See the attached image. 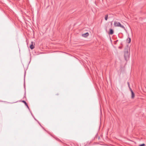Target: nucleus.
I'll return each instance as SVG.
<instances>
[{"label": "nucleus", "mask_w": 146, "mask_h": 146, "mask_svg": "<svg viewBox=\"0 0 146 146\" xmlns=\"http://www.w3.org/2000/svg\"><path fill=\"white\" fill-rule=\"evenodd\" d=\"M135 97V94L133 92H131V98L133 99Z\"/></svg>", "instance_id": "39448f33"}, {"label": "nucleus", "mask_w": 146, "mask_h": 146, "mask_svg": "<svg viewBox=\"0 0 146 146\" xmlns=\"http://www.w3.org/2000/svg\"><path fill=\"white\" fill-rule=\"evenodd\" d=\"M145 145V144H143L139 145V146H144Z\"/></svg>", "instance_id": "9d476101"}, {"label": "nucleus", "mask_w": 146, "mask_h": 146, "mask_svg": "<svg viewBox=\"0 0 146 146\" xmlns=\"http://www.w3.org/2000/svg\"><path fill=\"white\" fill-rule=\"evenodd\" d=\"M114 25L115 27H120L123 29L125 30H126V29L125 27H124L123 26L121 25V24L119 22L116 21H115L114 23Z\"/></svg>", "instance_id": "f257e3e1"}, {"label": "nucleus", "mask_w": 146, "mask_h": 146, "mask_svg": "<svg viewBox=\"0 0 146 146\" xmlns=\"http://www.w3.org/2000/svg\"><path fill=\"white\" fill-rule=\"evenodd\" d=\"M113 33V30L112 29H110V32L109 33V34L110 35H112Z\"/></svg>", "instance_id": "423d86ee"}, {"label": "nucleus", "mask_w": 146, "mask_h": 146, "mask_svg": "<svg viewBox=\"0 0 146 146\" xmlns=\"http://www.w3.org/2000/svg\"><path fill=\"white\" fill-rule=\"evenodd\" d=\"M129 53L127 50H125L124 52V56L125 60H127L129 58Z\"/></svg>", "instance_id": "f03ea898"}, {"label": "nucleus", "mask_w": 146, "mask_h": 146, "mask_svg": "<svg viewBox=\"0 0 146 146\" xmlns=\"http://www.w3.org/2000/svg\"><path fill=\"white\" fill-rule=\"evenodd\" d=\"M127 42L129 43L131 42V38H128L127 40Z\"/></svg>", "instance_id": "0eeeda50"}, {"label": "nucleus", "mask_w": 146, "mask_h": 146, "mask_svg": "<svg viewBox=\"0 0 146 146\" xmlns=\"http://www.w3.org/2000/svg\"><path fill=\"white\" fill-rule=\"evenodd\" d=\"M108 15H106L105 16V19L106 21H107L108 19Z\"/></svg>", "instance_id": "1a4fd4ad"}, {"label": "nucleus", "mask_w": 146, "mask_h": 146, "mask_svg": "<svg viewBox=\"0 0 146 146\" xmlns=\"http://www.w3.org/2000/svg\"><path fill=\"white\" fill-rule=\"evenodd\" d=\"M127 84L128 85V86L129 88L130 87L129 84V82H127Z\"/></svg>", "instance_id": "f8f14e48"}, {"label": "nucleus", "mask_w": 146, "mask_h": 146, "mask_svg": "<svg viewBox=\"0 0 146 146\" xmlns=\"http://www.w3.org/2000/svg\"><path fill=\"white\" fill-rule=\"evenodd\" d=\"M88 35L89 33H84L82 35V36L84 37H86Z\"/></svg>", "instance_id": "20e7f679"}, {"label": "nucleus", "mask_w": 146, "mask_h": 146, "mask_svg": "<svg viewBox=\"0 0 146 146\" xmlns=\"http://www.w3.org/2000/svg\"><path fill=\"white\" fill-rule=\"evenodd\" d=\"M22 102L25 104V105L28 108H29V107L25 101L24 100H23L22 101Z\"/></svg>", "instance_id": "6e6552de"}, {"label": "nucleus", "mask_w": 146, "mask_h": 146, "mask_svg": "<svg viewBox=\"0 0 146 146\" xmlns=\"http://www.w3.org/2000/svg\"><path fill=\"white\" fill-rule=\"evenodd\" d=\"M35 45V43L34 42H31V44L30 46V47L31 49H33L34 47V45Z\"/></svg>", "instance_id": "7ed1b4c3"}, {"label": "nucleus", "mask_w": 146, "mask_h": 146, "mask_svg": "<svg viewBox=\"0 0 146 146\" xmlns=\"http://www.w3.org/2000/svg\"><path fill=\"white\" fill-rule=\"evenodd\" d=\"M129 90H130V91H131V92H133V91H132V89H131V88L129 87Z\"/></svg>", "instance_id": "9b49d317"}]
</instances>
